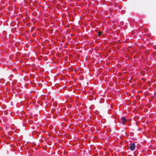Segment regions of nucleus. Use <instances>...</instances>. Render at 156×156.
Here are the masks:
<instances>
[{
  "label": "nucleus",
  "instance_id": "2",
  "mask_svg": "<svg viewBox=\"0 0 156 156\" xmlns=\"http://www.w3.org/2000/svg\"><path fill=\"white\" fill-rule=\"evenodd\" d=\"M121 120H122V123L123 124H124L126 120V119L124 117H122L121 118Z\"/></svg>",
  "mask_w": 156,
  "mask_h": 156
},
{
  "label": "nucleus",
  "instance_id": "3",
  "mask_svg": "<svg viewBox=\"0 0 156 156\" xmlns=\"http://www.w3.org/2000/svg\"><path fill=\"white\" fill-rule=\"evenodd\" d=\"M102 32L101 31H99L98 33V36L99 37L100 35L102 34Z\"/></svg>",
  "mask_w": 156,
  "mask_h": 156
},
{
  "label": "nucleus",
  "instance_id": "6",
  "mask_svg": "<svg viewBox=\"0 0 156 156\" xmlns=\"http://www.w3.org/2000/svg\"><path fill=\"white\" fill-rule=\"evenodd\" d=\"M112 4H113V3H112V2H110V5H112Z\"/></svg>",
  "mask_w": 156,
  "mask_h": 156
},
{
  "label": "nucleus",
  "instance_id": "1",
  "mask_svg": "<svg viewBox=\"0 0 156 156\" xmlns=\"http://www.w3.org/2000/svg\"><path fill=\"white\" fill-rule=\"evenodd\" d=\"M136 146L134 143L131 144L130 146L129 147L131 151H133L135 150V148Z\"/></svg>",
  "mask_w": 156,
  "mask_h": 156
},
{
  "label": "nucleus",
  "instance_id": "7",
  "mask_svg": "<svg viewBox=\"0 0 156 156\" xmlns=\"http://www.w3.org/2000/svg\"><path fill=\"white\" fill-rule=\"evenodd\" d=\"M119 9H121V8H120L119 7Z\"/></svg>",
  "mask_w": 156,
  "mask_h": 156
},
{
  "label": "nucleus",
  "instance_id": "5",
  "mask_svg": "<svg viewBox=\"0 0 156 156\" xmlns=\"http://www.w3.org/2000/svg\"><path fill=\"white\" fill-rule=\"evenodd\" d=\"M121 11H122V12L124 13L125 12V11L122 10Z\"/></svg>",
  "mask_w": 156,
  "mask_h": 156
},
{
  "label": "nucleus",
  "instance_id": "4",
  "mask_svg": "<svg viewBox=\"0 0 156 156\" xmlns=\"http://www.w3.org/2000/svg\"><path fill=\"white\" fill-rule=\"evenodd\" d=\"M118 3H115L114 4V5L115 6L117 7V6Z\"/></svg>",
  "mask_w": 156,
  "mask_h": 156
}]
</instances>
